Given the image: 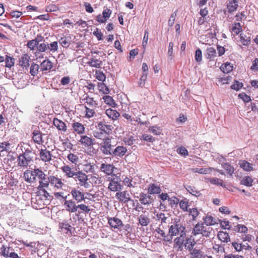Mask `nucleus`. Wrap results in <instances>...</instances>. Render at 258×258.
I'll return each mask as SVG.
<instances>
[{
  "label": "nucleus",
  "instance_id": "nucleus-59",
  "mask_svg": "<svg viewBox=\"0 0 258 258\" xmlns=\"http://www.w3.org/2000/svg\"><path fill=\"white\" fill-rule=\"evenodd\" d=\"M240 41L243 45H247L250 42V38L243 34H240Z\"/></svg>",
  "mask_w": 258,
  "mask_h": 258
},
{
  "label": "nucleus",
  "instance_id": "nucleus-43",
  "mask_svg": "<svg viewBox=\"0 0 258 258\" xmlns=\"http://www.w3.org/2000/svg\"><path fill=\"white\" fill-rule=\"evenodd\" d=\"M196 244V242L194 239L191 237L188 238L186 239L185 243L184 244L185 248L189 250H191L193 249L194 245Z\"/></svg>",
  "mask_w": 258,
  "mask_h": 258
},
{
  "label": "nucleus",
  "instance_id": "nucleus-10",
  "mask_svg": "<svg viewBox=\"0 0 258 258\" xmlns=\"http://www.w3.org/2000/svg\"><path fill=\"white\" fill-rule=\"evenodd\" d=\"M115 197L121 203H127L131 201L130 194L127 190L117 191Z\"/></svg>",
  "mask_w": 258,
  "mask_h": 258
},
{
  "label": "nucleus",
  "instance_id": "nucleus-21",
  "mask_svg": "<svg viewBox=\"0 0 258 258\" xmlns=\"http://www.w3.org/2000/svg\"><path fill=\"white\" fill-rule=\"evenodd\" d=\"M79 142L86 148L94 145V140L86 135L81 136Z\"/></svg>",
  "mask_w": 258,
  "mask_h": 258
},
{
  "label": "nucleus",
  "instance_id": "nucleus-48",
  "mask_svg": "<svg viewBox=\"0 0 258 258\" xmlns=\"http://www.w3.org/2000/svg\"><path fill=\"white\" fill-rule=\"evenodd\" d=\"M233 69V66L228 62H226L225 63L223 64L221 67H220V70L224 73H229L231 71H232Z\"/></svg>",
  "mask_w": 258,
  "mask_h": 258
},
{
  "label": "nucleus",
  "instance_id": "nucleus-32",
  "mask_svg": "<svg viewBox=\"0 0 258 258\" xmlns=\"http://www.w3.org/2000/svg\"><path fill=\"white\" fill-rule=\"evenodd\" d=\"M59 44L64 48H68L70 46L71 42L70 37L63 35L58 40Z\"/></svg>",
  "mask_w": 258,
  "mask_h": 258
},
{
  "label": "nucleus",
  "instance_id": "nucleus-34",
  "mask_svg": "<svg viewBox=\"0 0 258 258\" xmlns=\"http://www.w3.org/2000/svg\"><path fill=\"white\" fill-rule=\"evenodd\" d=\"M97 107H93L92 108H90L89 106H84L85 109V113L84 117L86 118H90L96 116L95 108Z\"/></svg>",
  "mask_w": 258,
  "mask_h": 258
},
{
  "label": "nucleus",
  "instance_id": "nucleus-9",
  "mask_svg": "<svg viewBox=\"0 0 258 258\" xmlns=\"http://www.w3.org/2000/svg\"><path fill=\"white\" fill-rule=\"evenodd\" d=\"M70 193L73 199L78 203L84 201L85 199V194L78 188H72Z\"/></svg>",
  "mask_w": 258,
  "mask_h": 258
},
{
  "label": "nucleus",
  "instance_id": "nucleus-45",
  "mask_svg": "<svg viewBox=\"0 0 258 258\" xmlns=\"http://www.w3.org/2000/svg\"><path fill=\"white\" fill-rule=\"evenodd\" d=\"M83 170L86 173H92L94 171V167L93 165L91 164V163L86 161L83 164Z\"/></svg>",
  "mask_w": 258,
  "mask_h": 258
},
{
  "label": "nucleus",
  "instance_id": "nucleus-57",
  "mask_svg": "<svg viewBox=\"0 0 258 258\" xmlns=\"http://www.w3.org/2000/svg\"><path fill=\"white\" fill-rule=\"evenodd\" d=\"M59 227L61 230H64L67 233L68 232H71V226L68 223H59Z\"/></svg>",
  "mask_w": 258,
  "mask_h": 258
},
{
  "label": "nucleus",
  "instance_id": "nucleus-14",
  "mask_svg": "<svg viewBox=\"0 0 258 258\" xmlns=\"http://www.w3.org/2000/svg\"><path fill=\"white\" fill-rule=\"evenodd\" d=\"M97 127L100 131L102 132L107 135L111 134L113 129L112 125L106 124L104 121H99L98 122Z\"/></svg>",
  "mask_w": 258,
  "mask_h": 258
},
{
  "label": "nucleus",
  "instance_id": "nucleus-13",
  "mask_svg": "<svg viewBox=\"0 0 258 258\" xmlns=\"http://www.w3.org/2000/svg\"><path fill=\"white\" fill-rule=\"evenodd\" d=\"M53 186L57 189H62L64 185V183L62 181V179L56 176H49V184Z\"/></svg>",
  "mask_w": 258,
  "mask_h": 258
},
{
  "label": "nucleus",
  "instance_id": "nucleus-46",
  "mask_svg": "<svg viewBox=\"0 0 258 258\" xmlns=\"http://www.w3.org/2000/svg\"><path fill=\"white\" fill-rule=\"evenodd\" d=\"M206 52V57L208 59H212L216 56V49L213 47L207 48Z\"/></svg>",
  "mask_w": 258,
  "mask_h": 258
},
{
  "label": "nucleus",
  "instance_id": "nucleus-51",
  "mask_svg": "<svg viewBox=\"0 0 258 258\" xmlns=\"http://www.w3.org/2000/svg\"><path fill=\"white\" fill-rule=\"evenodd\" d=\"M40 69V66L33 62L31 64L30 67V73L33 76H35L38 73L39 69Z\"/></svg>",
  "mask_w": 258,
  "mask_h": 258
},
{
  "label": "nucleus",
  "instance_id": "nucleus-56",
  "mask_svg": "<svg viewBox=\"0 0 258 258\" xmlns=\"http://www.w3.org/2000/svg\"><path fill=\"white\" fill-rule=\"evenodd\" d=\"M79 209L81 211L79 212L80 213H89L91 209L90 207L88 206H87L83 204H79L77 206V210Z\"/></svg>",
  "mask_w": 258,
  "mask_h": 258
},
{
  "label": "nucleus",
  "instance_id": "nucleus-6",
  "mask_svg": "<svg viewBox=\"0 0 258 258\" xmlns=\"http://www.w3.org/2000/svg\"><path fill=\"white\" fill-rule=\"evenodd\" d=\"M40 169L35 168L33 170H26L24 173L25 180L28 182H34L38 176Z\"/></svg>",
  "mask_w": 258,
  "mask_h": 258
},
{
  "label": "nucleus",
  "instance_id": "nucleus-49",
  "mask_svg": "<svg viewBox=\"0 0 258 258\" xmlns=\"http://www.w3.org/2000/svg\"><path fill=\"white\" fill-rule=\"evenodd\" d=\"M204 221L206 226H208L210 225H213L217 223L216 221V219L211 216H207L204 219Z\"/></svg>",
  "mask_w": 258,
  "mask_h": 258
},
{
  "label": "nucleus",
  "instance_id": "nucleus-47",
  "mask_svg": "<svg viewBox=\"0 0 258 258\" xmlns=\"http://www.w3.org/2000/svg\"><path fill=\"white\" fill-rule=\"evenodd\" d=\"M98 89L100 92L104 94H108L110 92L108 87L103 83H99L98 84Z\"/></svg>",
  "mask_w": 258,
  "mask_h": 258
},
{
  "label": "nucleus",
  "instance_id": "nucleus-52",
  "mask_svg": "<svg viewBox=\"0 0 258 258\" xmlns=\"http://www.w3.org/2000/svg\"><path fill=\"white\" fill-rule=\"evenodd\" d=\"M253 182V179L250 176H246L244 177L241 181L242 184L246 186H251Z\"/></svg>",
  "mask_w": 258,
  "mask_h": 258
},
{
  "label": "nucleus",
  "instance_id": "nucleus-39",
  "mask_svg": "<svg viewBox=\"0 0 258 258\" xmlns=\"http://www.w3.org/2000/svg\"><path fill=\"white\" fill-rule=\"evenodd\" d=\"M213 170L212 167H209L207 168H195L191 169V171L195 173H198L202 174H207L210 173Z\"/></svg>",
  "mask_w": 258,
  "mask_h": 258
},
{
  "label": "nucleus",
  "instance_id": "nucleus-1",
  "mask_svg": "<svg viewBox=\"0 0 258 258\" xmlns=\"http://www.w3.org/2000/svg\"><path fill=\"white\" fill-rule=\"evenodd\" d=\"M213 229L209 226H206L203 223H198L194 227L192 233L194 235H202L205 237H209Z\"/></svg>",
  "mask_w": 258,
  "mask_h": 258
},
{
  "label": "nucleus",
  "instance_id": "nucleus-15",
  "mask_svg": "<svg viewBox=\"0 0 258 258\" xmlns=\"http://www.w3.org/2000/svg\"><path fill=\"white\" fill-rule=\"evenodd\" d=\"M186 233L181 234L178 237H176L174 240L173 247L177 251H181L183 249V244L184 241V238Z\"/></svg>",
  "mask_w": 258,
  "mask_h": 258
},
{
  "label": "nucleus",
  "instance_id": "nucleus-19",
  "mask_svg": "<svg viewBox=\"0 0 258 258\" xmlns=\"http://www.w3.org/2000/svg\"><path fill=\"white\" fill-rule=\"evenodd\" d=\"M61 170L67 178H74L76 171L74 170L69 165L64 164L60 168Z\"/></svg>",
  "mask_w": 258,
  "mask_h": 258
},
{
  "label": "nucleus",
  "instance_id": "nucleus-5",
  "mask_svg": "<svg viewBox=\"0 0 258 258\" xmlns=\"http://www.w3.org/2000/svg\"><path fill=\"white\" fill-rule=\"evenodd\" d=\"M37 178L39 180V185L38 188L40 190L43 189L44 192L48 194V193L47 192L45 189L49 186V176L47 177L44 172L40 169Z\"/></svg>",
  "mask_w": 258,
  "mask_h": 258
},
{
  "label": "nucleus",
  "instance_id": "nucleus-55",
  "mask_svg": "<svg viewBox=\"0 0 258 258\" xmlns=\"http://www.w3.org/2000/svg\"><path fill=\"white\" fill-rule=\"evenodd\" d=\"M90 178L92 181L96 184H102V178L99 177L97 173H94L91 175Z\"/></svg>",
  "mask_w": 258,
  "mask_h": 258
},
{
  "label": "nucleus",
  "instance_id": "nucleus-27",
  "mask_svg": "<svg viewBox=\"0 0 258 258\" xmlns=\"http://www.w3.org/2000/svg\"><path fill=\"white\" fill-rule=\"evenodd\" d=\"M52 68V62L48 59L44 60L40 65V69L42 72L49 71Z\"/></svg>",
  "mask_w": 258,
  "mask_h": 258
},
{
  "label": "nucleus",
  "instance_id": "nucleus-3",
  "mask_svg": "<svg viewBox=\"0 0 258 258\" xmlns=\"http://www.w3.org/2000/svg\"><path fill=\"white\" fill-rule=\"evenodd\" d=\"M109 181L108 188L111 191H119L122 189V186L120 183V179L115 174L107 177Z\"/></svg>",
  "mask_w": 258,
  "mask_h": 258
},
{
  "label": "nucleus",
  "instance_id": "nucleus-60",
  "mask_svg": "<svg viewBox=\"0 0 258 258\" xmlns=\"http://www.w3.org/2000/svg\"><path fill=\"white\" fill-rule=\"evenodd\" d=\"M48 45V49L49 51L55 52L58 50V42L53 41L50 44H47Z\"/></svg>",
  "mask_w": 258,
  "mask_h": 258
},
{
  "label": "nucleus",
  "instance_id": "nucleus-42",
  "mask_svg": "<svg viewBox=\"0 0 258 258\" xmlns=\"http://www.w3.org/2000/svg\"><path fill=\"white\" fill-rule=\"evenodd\" d=\"M5 67L6 68H11L15 64V59L11 56L6 55L5 58Z\"/></svg>",
  "mask_w": 258,
  "mask_h": 258
},
{
  "label": "nucleus",
  "instance_id": "nucleus-36",
  "mask_svg": "<svg viewBox=\"0 0 258 258\" xmlns=\"http://www.w3.org/2000/svg\"><path fill=\"white\" fill-rule=\"evenodd\" d=\"M238 7V3L236 0H232L229 2L227 5V8L229 13L235 11Z\"/></svg>",
  "mask_w": 258,
  "mask_h": 258
},
{
  "label": "nucleus",
  "instance_id": "nucleus-63",
  "mask_svg": "<svg viewBox=\"0 0 258 258\" xmlns=\"http://www.w3.org/2000/svg\"><path fill=\"white\" fill-rule=\"evenodd\" d=\"M190 254L191 258H201L202 256V251L196 249H192Z\"/></svg>",
  "mask_w": 258,
  "mask_h": 258
},
{
  "label": "nucleus",
  "instance_id": "nucleus-33",
  "mask_svg": "<svg viewBox=\"0 0 258 258\" xmlns=\"http://www.w3.org/2000/svg\"><path fill=\"white\" fill-rule=\"evenodd\" d=\"M242 26L239 22H234L230 28L231 32L235 35H237L242 31Z\"/></svg>",
  "mask_w": 258,
  "mask_h": 258
},
{
  "label": "nucleus",
  "instance_id": "nucleus-61",
  "mask_svg": "<svg viewBox=\"0 0 258 258\" xmlns=\"http://www.w3.org/2000/svg\"><path fill=\"white\" fill-rule=\"evenodd\" d=\"M38 44V41L33 39L28 42L27 46L30 50H34L36 48H37Z\"/></svg>",
  "mask_w": 258,
  "mask_h": 258
},
{
  "label": "nucleus",
  "instance_id": "nucleus-8",
  "mask_svg": "<svg viewBox=\"0 0 258 258\" xmlns=\"http://www.w3.org/2000/svg\"><path fill=\"white\" fill-rule=\"evenodd\" d=\"M169 233L171 236H176L181 234L186 233L185 232V227L180 224H174L170 226L169 229Z\"/></svg>",
  "mask_w": 258,
  "mask_h": 258
},
{
  "label": "nucleus",
  "instance_id": "nucleus-64",
  "mask_svg": "<svg viewBox=\"0 0 258 258\" xmlns=\"http://www.w3.org/2000/svg\"><path fill=\"white\" fill-rule=\"evenodd\" d=\"M149 130L150 132L156 135H160L161 134L162 130L160 127L157 126H150Z\"/></svg>",
  "mask_w": 258,
  "mask_h": 258
},
{
  "label": "nucleus",
  "instance_id": "nucleus-38",
  "mask_svg": "<svg viewBox=\"0 0 258 258\" xmlns=\"http://www.w3.org/2000/svg\"><path fill=\"white\" fill-rule=\"evenodd\" d=\"M239 165L241 168L247 171H250L253 169L251 164L245 160H240Z\"/></svg>",
  "mask_w": 258,
  "mask_h": 258
},
{
  "label": "nucleus",
  "instance_id": "nucleus-29",
  "mask_svg": "<svg viewBox=\"0 0 258 258\" xmlns=\"http://www.w3.org/2000/svg\"><path fill=\"white\" fill-rule=\"evenodd\" d=\"M106 115L111 120H116L120 116V113L115 110L108 108L105 110Z\"/></svg>",
  "mask_w": 258,
  "mask_h": 258
},
{
  "label": "nucleus",
  "instance_id": "nucleus-30",
  "mask_svg": "<svg viewBox=\"0 0 258 258\" xmlns=\"http://www.w3.org/2000/svg\"><path fill=\"white\" fill-rule=\"evenodd\" d=\"M161 191V189L159 185L154 183H151L149 185L148 188V192L149 194L154 195L160 194Z\"/></svg>",
  "mask_w": 258,
  "mask_h": 258
},
{
  "label": "nucleus",
  "instance_id": "nucleus-24",
  "mask_svg": "<svg viewBox=\"0 0 258 258\" xmlns=\"http://www.w3.org/2000/svg\"><path fill=\"white\" fill-rule=\"evenodd\" d=\"M139 198L140 202L144 205H150L153 202V199L151 198V196L144 192H141L140 194Z\"/></svg>",
  "mask_w": 258,
  "mask_h": 258
},
{
  "label": "nucleus",
  "instance_id": "nucleus-37",
  "mask_svg": "<svg viewBox=\"0 0 258 258\" xmlns=\"http://www.w3.org/2000/svg\"><path fill=\"white\" fill-rule=\"evenodd\" d=\"M87 64L91 67L100 68L102 64V61L98 59L91 58L87 62Z\"/></svg>",
  "mask_w": 258,
  "mask_h": 258
},
{
  "label": "nucleus",
  "instance_id": "nucleus-31",
  "mask_svg": "<svg viewBox=\"0 0 258 258\" xmlns=\"http://www.w3.org/2000/svg\"><path fill=\"white\" fill-rule=\"evenodd\" d=\"M30 59V56L27 54H23L19 59V65L23 68H28Z\"/></svg>",
  "mask_w": 258,
  "mask_h": 258
},
{
  "label": "nucleus",
  "instance_id": "nucleus-28",
  "mask_svg": "<svg viewBox=\"0 0 258 258\" xmlns=\"http://www.w3.org/2000/svg\"><path fill=\"white\" fill-rule=\"evenodd\" d=\"M127 151L125 147L121 146H117L115 149L113 150L112 155L115 157H122L125 155Z\"/></svg>",
  "mask_w": 258,
  "mask_h": 258
},
{
  "label": "nucleus",
  "instance_id": "nucleus-54",
  "mask_svg": "<svg viewBox=\"0 0 258 258\" xmlns=\"http://www.w3.org/2000/svg\"><path fill=\"white\" fill-rule=\"evenodd\" d=\"M180 208L184 212L188 211V201L186 199L182 200L179 203Z\"/></svg>",
  "mask_w": 258,
  "mask_h": 258
},
{
  "label": "nucleus",
  "instance_id": "nucleus-17",
  "mask_svg": "<svg viewBox=\"0 0 258 258\" xmlns=\"http://www.w3.org/2000/svg\"><path fill=\"white\" fill-rule=\"evenodd\" d=\"M72 127L74 133L83 135L85 133V127L82 123L73 120Z\"/></svg>",
  "mask_w": 258,
  "mask_h": 258
},
{
  "label": "nucleus",
  "instance_id": "nucleus-4",
  "mask_svg": "<svg viewBox=\"0 0 258 258\" xmlns=\"http://www.w3.org/2000/svg\"><path fill=\"white\" fill-rule=\"evenodd\" d=\"M76 181L78 182V184L85 188H88L90 184L88 182V175H87L82 170H78L73 178Z\"/></svg>",
  "mask_w": 258,
  "mask_h": 258
},
{
  "label": "nucleus",
  "instance_id": "nucleus-18",
  "mask_svg": "<svg viewBox=\"0 0 258 258\" xmlns=\"http://www.w3.org/2000/svg\"><path fill=\"white\" fill-rule=\"evenodd\" d=\"M39 157L44 162H49L51 160L52 154L44 147V149H41L39 151Z\"/></svg>",
  "mask_w": 258,
  "mask_h": 258
},
{
  "label": "nucleus",
  "instance_id": "nucleus-20",
  "mask_svg": "<svg viewBox=\"0 0 258 258\" xmlns=\"http://www.w3.org/2000/svg\"><path fill=\"white\" fill-rule=\"evenodd\" d=\"M64 206L66 210L70 213H75L77 211V206L73 200H66Z\"/></svg>",
  "mask_w": 258,
  "mask_h": 258
},
{
  "label": "nucleus",
  "instance_id": "nucleus-50",
  "mask_svg": "<svg viewBox=\"0 0 258 258\" xmlns=\"http://www.w3.org/2000/svg\"><path fill=\"white\" fill-rule=\"evenodd\" d=\"M208 181L213 184L221 186L222 187H225V185L223 184V181L222 179L217 178H209Z\"/></svg>",
  "mask_w": 258,
  "mask_h": 258
},
{
  "label": "nucleus",
  "instance_id": "nucleus-16",
  "mask_svg": "<svg viewBox=\"0 0 258 258\" xmlns=\"http://www.w3.org/2000/svg\"><path fill=\"white\" fill-rule=\"evenodd\" d=\"M31 160L32 158L25 152L18 157V164L20 167H27Z\"/></svg>",
  "mask_w": 258,
  "mask_h": 258
},
{
  "label": "nucleus",
  "instance_id": "nucleus-26",
  "mask_svg": "<svg viewBox=\"0 0 258 258\" xmlns=\"http://www.w3.org/2000/svg\"><path fill=\"white\" fill-rule=\"evenodd\" d=\"M122 116L130 122L135 121L138 122V124H140V125L145 124V123L141 119V118L139 117V116L137 117H134L132 114H130L127 113H123L122 114Z\"/></svg>",
  "mask_w": 258,
  "mask_h": 258
},
{
  "label": "nucleus",
  "instance_id": "nucleus-41",
  "mask_svg": "<svg viewBox=\"0 0 258 258\" xmlns=\"http://www.w3.org/2000/svg\"><path fill=\"white\" fill-rule=\"evenodd\" d=\"M139 223L142 226H147L150 222V219L146 216L141 215L138 217Z\"/></svg>",
  "mask_w": 258,
  "mask_h": 258
},
{
  "label": "nucleus",
  "instance_id": "nucleus-7",
  "mask_svg": "<svg viewBox=\"0 0 258 258\" xmlns=\"http://www.w3.org/2000/svg\"><path fill=\"white\" fill-rule=\"evenodd\" d=\"M108 224L112 230H120L123 226L122 221L116 217H107Z\"/></svg>",
  "mask_w": 258,
  "mask_h": 258
},
{
  "label": "nucleus",
  "instance_id": "nucleus-53",
  "mask_svg": "<svg viewBox=\"0 0 258 258\" xmlns=\"http://www.w3.org/2000/svg\"><path fill=\"white\" fill-rule=\"evenodd\" d=\"M68 159L73 164L76 165L79 162V157L77 155L70 153L67 156Z\"/></svg>",
  "mask_w": 258,
  "mask_h": 258
},
{
  "label": "nucleus",
  "instance_id": "nucleus-35",
  "mask_svg": "<svg viewBox=\"0 0 258 258\" xmlns=\"http://www.w3.org/2000/svg\"><path fill=\"white\" fill-rule=\"evenodd\" d=\"M222 167L230 176H232L234 172V167L228 162H223L221 164Z\"/></svg>",
  "mask_w": 258,
  "mask_h": 258
},
{
  "label": "nucleus",
  "instance_id": "nucleus-58",
  "mask_svg": "<svg viewBox=\"0 0 258 258\" xmlns=\"http://www.w3.org/2000/svg\"><path fill=\"white\" fill-rule=\"evenodd\" d=\"M96 78L100 81L104 82L106 80V76L103 72L99 70H96L95 71Z\"/></svg>",
  "mask_w": 258,
  "mask_h": 258
},
{
  "label": "nucleus",
  "instance_id": "nucleus-11",
  "mask_svg": "<svg viewBox=\"0 0 258 258\" xmlns=\"http://www.w3.org/2000/svg\"><path fill=\"white\" fill-rule=\"evenodd\" d=\"M141 104L139 102H136L132 103L131 105V113L134 117L139 116L141 118L142 115H144L142 112V108L141 107Z\"/></svg>",
  "mask_w": 258,
  "mask_h": 258
},
{
  "label": "nucleus",
  "instance_id": "nucleus-25",
  "mask_svg": "<svg viewBox=\"0 0 258 258\" xmlns=\"http://www.w3.org/2000/svg\"><path fill=\"white\" fill-rule=\"evenodd\" d=\"M53 124L60 131L66 132L67 130L66 124L57 118H53Z\"/></svg>",
  "mask_w": 258,
  "mask_h": 258
},
{
  "label": "nucleus",
  "instance_id": "nucleus-44",
  "mask_svg": "<svg viewBox=\"0 0 258 258\" xmlns=\"http://www.w3.org/2000/svg\"><path fill=\"white\" fill-rule=\"evenodd\" d=\"M155 216L153 217L156 220H160L161 223H166V220L167 219V217L166 216L165 214L163 213H154Z\"/></svg>",
  "mask_w": 258,
  "mask_h": 258
},
{
  "label": "nucleus",
  "instance_id": "nucleus-62",
  "mask_svg": "<svg viewBox=\"0 0 258 258\" xmlns=\"http://www.w3.org/2000/svg\"><path fill=\"white\" fill-rule=\"evenodd\" d=\"M219 238L223 242H227L229 239L228 234L224 232H219L218 234Z\"/></svg>",
  "mask_w": 258,
  "mask_h": 258
},
{
  "label": "nucleus",
  "instance_id": "nucleus-40",
  "mask_svg": "<svg viewBox=\"0 0 258 258\" xmlns=\"http://www.w3.org/2000/svg\"><path fill=\"white\" fill-rule=\"evenodd\" d=\"M102 99L104 100L105 103L109 106L111 107H115L116 106V104L111 96L105 95L103 97Z\"/></svg>",
  "mask_w": 258,
  "mask_h": 258
},
{
  "label": "nucleus",
  "instance_id": "nucleus-22",
  "mask_svg": "<svg viewBox=\"0 0 258 258\" xmlns=\"http://www.w3.org/2000/svg\"><path fill=\"white\" fill-rule=\"evenodd\" d=\"M115 167L112 164L102 163L101 164L100 170L107 175H113V172Z\"/></svg>",
  "mask_w": 258,
  "mask_h": 258
},
{
  "label": "nucleus",
  "instance_id": "nucleus-12",
  "mask_svg": "<svg viewBox=\"0 0 258 258\" xmlns=\"http://www.w3.org/2000/svg\"><path fill=\"white\" fill-rule=\"evenodd\" d=\"M32 140L35 144L42 145L44 140L42 138V134L38 128L34 130L32 133Z\"/></svg>",
  "mask_w": 258,
  "mask_h": 258
},
{
  "label": "nucleus",
  "instance_id": "nucleus-23",
  "mask_svg": "<svg viewBox=\"0 0 258 258\" xmlns=\"http://www.w3.org/2000/svg\"><path fill=\"white\" fill-rule=\"evenodd\" d=\"M82 100L84 101L85 106L97 107L98 103L94 100V98L90 97L87 94L83 96Z\"/></svg>",
  "mask_w": 258,
  "mask_h": 258
},
{
  "label": "nucleus",
  "instance_id": "nucleus-2",
  "mask_svg": "<svg viewBox=\"0 0 258 258\" xmlns=\"http://www.w3.org/2000/svg\"><path fill=\"white\" fill-rule=\"evenodd\" d=\"M99 148L104 155H111L114 148V146L111 144V139L109 137L103 139L100 144Z\"/></svg>",
  "mask_w": 258,
  "mask_h": 258
}]
</instances>
